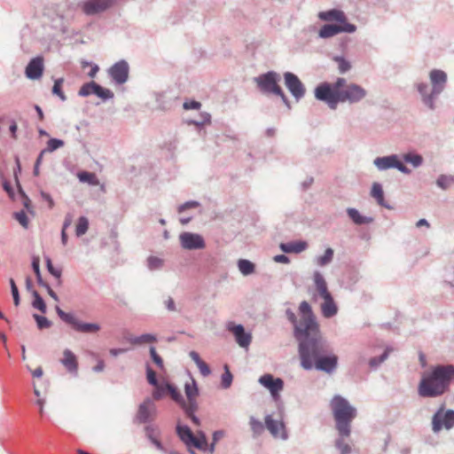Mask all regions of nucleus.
I'll return each mask as SVG.
<instances>
[{"label":"nucleus","instance_id":"f257e3e1","mask_svg":"<svg viewBox=\"0 0 454 454\" xmlns=\"http://www.w3.org/2000/svg\"><path fill=\"white\" fill-rule=\"evenodd\" d=\"M301 309L307 313L306 317L297 326V332L309 336L308 340L299 343L301 366L309 370L315 366L317 370L330 372L337 367L338 356L330 353L329 346L323 340L319 325L311 307L303 303Z\"/></svg>","mask_w":454,"mask_h":454},{"label":"nucleus","instance_id":"f03ea898","mask_svg":"<svg viewBox=\"0 0 454 454\" xmlns=\"http://www.w3.org/2000/svg\"><path fill=\"white\" fill-rule=\"evenodd\" d=\"M454 380L453 364H438L421 375L418 395L423 398L439 397L450 389Z\"/></svg>","mask_w":454,"mask_h":454},{"label":"nucleus","instance_id":"7ed1b4c3","mask_svg":"<svg viewBox=\"0 0 454 454\" xmlns=\"http://www.w3.org/2000/svg\"><path fill=\"white\" fill-rule=\"evenodd\" d=\"M430 83L425 81H417L414 83L422 105L430 111H434L437 106V99L445 90L448 76L441 69H432L428 74Z\"/></svg>","mask_w":454,"mask_h":454},{"label":"nucleus","instance_id":"20e7f679","mask_svg":"<svg viewBox=\"0 0 454 454\" xmlns=\"http://www.w3.org/2000/svg\"><path fill=\"white\" fill-rule=\"evenodd\" d=\"M176 433L192 454H195L192 448L202 451L207 450V441L204 433L200 431L194 434L188 426L180 425L176 427Z\"/></svg>","mask_w":454,"mask_h":454},{"label":"nucleus","instance_id":"39448f33","mask_svg":"<svg viewBox=\"0 0 454 454\" xmlns=\"http://www.w3.org/2000/svg\"><path fill=\"white\" fill-rule=\"evenodd\" d=\"M317 99L325 101L331 108L335 109L340 101V79L334 84L322 83L315 90Z\"/></svg>","mask_w":454,"mask_h":454},{"label":"nucleus","instance_id":"423d86ee","mask_svg":"<svg viewBox=\"0 0 454 454\" xmlns=\"http://www.w3.org/2000/svg\"><path fill=\"white\" fill-rule=\"evenodd\" d=\"M56 312L62 321L71 325L78 333H98L101 330V325L98 323H86L79 320L73 313H67L56 306Z\"/></svg>","mask_w":454,"mask_h":454},{"label":"nucleus","instance_id":"0eeeda50","mask_svg":"<svg viewBox=\"0 0 454 454\" xmlns=\"http://www.w3.org/2000/svg\"><path fill=\"white\" fill-rule=\"evenodd\" d=\"M432 432L438 434L442 430L450 431L454 427V410L439 407L432 416Z\"/></svg>","mask_w":454,"mask_h":454},{"label":"nucleus","instance_id":"6e6552de","mask_svg":"<svg viewBox=\"0 0 454 454\" xmlns=\"http://www.w3.org/2000/svg\"><path fill=\"white\" fill-rule=\"evenodd\" d=\"M279 77L275 72H268L255 78V82L260 90L264 93H271L279 96L287 105V98L281 87L278 85Z\"/></svg>","mask_w":454,"mask_h":454},{"label":"nucleus","instance_id":"1a4fd4ad","mask_svg":"<svg viewBox=\"0 0 454 454\" xmlns=\"http://www.w3.org/2000/svg\"><path fill=\"white\" fill-rule=\"evenodd\" d=\"M395 351L392 346L386 345L380 341L369 348L372 356L368 360V365L371 370L376 371L388 358L389 355Z\"/></svg>","mask_w":454,"mask_h":454},{"label":"nucleus","instance_id":"9d476101","mask_svg":"<svg viewBox=\"0 0 454 454\" xmlns=\"http://www.w3.org/2000/svg\"><path fill=\"white\" fill-rule=\"evenodd\" d=\"M373 165L379 171L395 168L405 175H410L411 173V170L400 160V157L397 154L377 157L373 160Z\"/></svg>","mask_w":454,"mask_h":454},{"label":"nucleus","instance_id":"9b49d317","mask_svg":"<svg viewBox=\"0 0 454 454\" xmlns=\"http://www.w3.org/2000/svg\"><path fill=\"white\" fill-rule=\"evenodd\" d=\"M367 96V90L362 86L347 82L342 79V103L356 104Z\"/></svg>","mask_w":454,"mask_h":454},{"label":"nucleus","instance_id":"f8f14e48","mask_svg":"<svg viewBox=\"0 0 454 454\" xmlns=\"http://www.w3.org/2000/svg\"><path fill=\"white\" fill-rule=\"evenodd\" d=\"M259 382L270 392L274 399H278L279 392L284 387V381L277 378L275 379L271 374H264L259 379Z\"/></svg>","mask_w":454,"mask_h":454},{"label":"nucleus","instance_id":"ddd939ff","mask_svg":"<svg viewBox=\"0 0 454 454\" xmlns=\"http://www.w3.org/2000/svg\"><path fill=\"white\" fill-rule=\"evenodd\" d=\"M156 415V407L150 400H145L138 407L136 419L138 423H146L153 420Z\"/></svg>","mask_w":454,"mask_h":454},{"label":"nucleus","instance_id":"4468645a","mask_svg":"<svg viewBox=\"0 0 454 454\" xmlns=\"http://www.w3.org/2000/svg\"><path fill=\"white\" fill-rule=\"evenodd\" d=\"M179 239L182 247L185 249L192 250L201 249L205 247L204 239L199 234L192 232H183L182 234H180Z\"/></svg>","mask_w":454,"mask_h":454},{"label":"nucleus","instance_id":"2eb2a0df","mask_svg":"<svg viewBox=\"0 0 454 454\" xmlns=\"http://www.w3.org/2000/svg\"><path fill=\"white\" fill-rule=\"evenodd\" d=\"M108 72L116 83L122 84L129 77V65L126 61L121 60L112 66Z\"/></svg>","mask_w":454,"mask_h":454},{"label":"nucleus","instance_id":"dca6fc26","mask_svg":"<svg viewBox=\"0 0 454 454\" xmlns=\"http://www.w3.org/2000/svg\"><path fill=\"white\" fill-rule=\"evenodd\" d=\"M285 77V83L289 91L292 93V95L299 99L300 98L303 97L305 93V89L301 83V82L299 80V78L294 74L293 73H286L284 74Z\"/></svg>","mask_w":454,"mask_h":454},{"label":"nucleus","instance_id":"f3484780","mask_svg":"<svg viewBox=\"0 0 454 454\" xmlns=\"http://www.w3.org/2000/svg\"><path fill=\"white\" fill-rule=\"evenodd\" d=\"M265 427L275 438L286 439L287 437L282 419H274L271 415L265 417Z\"/></svg>","mask_w":454,"mask_h":454},{"label":"nucleus","instance_id":"a211bd4d","mask_svg":"<svg viewBox=\"0 0 454 454\" xmlns=\"http://www.w3.org/2000/svg\"><path fill=\"white\" fill-rule=\"evenodd\" d=\"M113 4V0H88L82 4V11L88 15H93L106 11Z\"/></svg>","mask_w":454,"mask_h":454},{"label":"nucleus","instance_id":"6ab92c4d","mask_svg":"<svg viewBox=\"0 0 454 454\" xmlns=\"http://www.w3.org/2000/svg\"><path fill=\"white\" fill-rule=\"evenodd\" d=\"M303 303H306L308 306L310 307V305L307 301L301 302V304L299 306V316H300L299 320H296V316L291 309H287L286 312L288 320L294 326V335L300 343L301 342V340H305L309 339V336H307L306 334L300 335V333L297 332V326L303 321V319L306 317L305 316L307 315V313H305V311H303L301 309V306L303 305Z\"/></svg>","mask_w":454,"mask_h":454},{"label":"nucleus","instance_id":"aec40b11","mask_svg":"<svg viewBox=\"0 0 454 454\" xmlns=\"http://www.w3.org/2000/svg\"><path fill=\"white\" fill-rule=\"evenodd\" d=\"M61 364L66 370L71 373L76 375L78 372V360L77 356L73 351L68 348L64 349L63 356L60 359Z\"/></svg>","mask_w":454,"mask_h":454},{"label":"nucleus","instance_id":"412c9836","mask_svg":"<svg viewBox=\"0 0 454 454\" xmlns=\"http://www.w3.org/2000/svg\"><path fill=\"white\" fill-rule=\"evenodd\" d=\"M43 72V59L42 57H36L30 60L26 67V75L27 78L35 80L42 76Z\"/></svg>","mask_w":454,"mask_h":454},{"label":"nucleus","instance_id":"4be33fe9","mask_svg":"<svg viewBox=\"0 0 454 454\" xmlns=\"http://www.w3.org/2000/svg\"><path fill=\"white\" fill-rule=\"evenodd\" d=\"M229 330L234 334L236 341L242 348H247L252 340L250 333L245 332L241 325L229 326Z\"/></svg>","mask_w":454,"mask_h":454},{"label":"nucleus","instance_id":"5701e85b","mask_svg":"<svg viewBox=\"0 0 454 454\" xmlns=\"http://www.w3.org/2000/svg\"><path fill=\"white\" fill-rule=\"evenodd\" d=\"M324 302L321 304L322 314L325 317H331L337 314L338 308L334 303L332 295H327L323 298Z\"/></svg>","mask_w":454,"mask_h":454},{"label":"nucleus","instance_id":"b1692460","mask_svg":"<svg viewBox=\"0 0 454 454\" xmlns=\"http://www.w3.org/2000/svg\"><path fill=\"white\" fill-rule=\"evenodd\" d=\"M347 213L352 222L357 225L369 224L373 222L372 217L362 215L356 208L348 207Z\"/></svg>","mask_w":454,"mask_h":454},{"label":"nucleus","instance_id":"393cba45","mask_svg":"<svg viewBox=\"0 0 454 454\" xmlns=\"http://www.w3.org/2000/svg\"><path fill=\"white\" fill-rule=\"evenodd\" d=\"M308 245L305 241H295L289 243H281L279 247L285 253H301L307 248Z\"/></svg>","mask_w":454,"mask_h":454},{"label":"nucleus","instance_id":"a878e982","mask_svg":"<svg viewBox=\"0 0 454 454\" xmlns=\"http://www.w3.org/2000/svg\"><path fill=\"white\" fill-rule=\"evenodd\" d=\"M184 390L188 399V403L186 405H196L195 400L198 395V387L196 386L195 380H191V381L186 382L184 386Z\"/></svg>","mask_w":454,"mask_h":454},{"label":"nucleus","instance_id":"bb28decb","mask_svg":"<svg viewBox=\"0 0 454 454\" xmlns=\"http://www.w3.org/2000/svg\"><path fill=\"white\" fill-rule=\"evenodd\" d=\"M357 416L356 408L342 397V419L352 421Z\"/></svg>","mask_w":454,"mask_h":454},{"label":"nucleus","instance_id":"cd10ccee","mask_svg":"<svg viewBox=\"0 0 454 454\" xmlns=\"http://www.w3.org/2000/svg\"><path fill=\"white\" fill-rule=\"evenodd\" d=\"M314 283L316 290L321 298L331 294L327 290L326 282L324 277L317 271L314 274Z\"/></svg>","mask_w":454,"mask_h":454},{"label":"nucleus","instance_id":"c85d7f7f","mask_svg":"<svg viewBox=\"0 0 454 454\" xmlns=\"http://www.w3.org/2000/svg\"><path fill=\"white\" fill-rule=\"evenodd\" d=\"M371 196L376 200V201L378 202L379 205L385 207H389L385 203L384 192H383V189H382V186L380 184H379V183L372 184V190H371Z\"/></svg>","mask_w":454,"mask_h":454},{"label":"nucleus","instance_id":"c756f323","mask_svg":"<svg viewBox=\"0 0 454 454\" xmlns=\"http://www.w3.org/2000/svg\"><path fill=\"white\" fill-rule=\"evenodd\" d=\"M402 158L406 163L411 164L415 168H419L424 161L423 157L414 152L404 153Z\"/></svg>","mask_w":454,"mask_h":454},{"label":"nucleus","instance_id":"7c9ffc66","mask_svg":"<svg viewBox=\"0 0 454 454\" xmlns=\"http://www.w3.org/2000/svg\"><path fill=\"white\" fill-rule=\"evenodd\" d=\"M340 32V24H327L325 25L319 31L320 37L328 38L333 36Z\"/></svg>","mask_w":454,"mask_h":454},{"label":"nucleus","instance_id":"2f4dec72","mask_svg":"<svg viewBox=\"0 0 454 454\" xmlns=\"http://www.w3.org/2000/svg\"><path fill=\"white\" fill-rule=\"evenodd\" d=\"M332 410L333 411L336 428L340 430V396L335 395L331 403Z\"/></svg>","mask_w":454,"mask_h":454},{"label":"nucleus","instance_id":"473e14b6","mask_svg":"<svg viewBox=\"0 0 454 454\" xmlns=\"http://www.w3.org/2000/svg\"><path fill=\"white\" fill-rule=\"evenodd\" d=\"M132 345H143L145 343H153L157 341L155 335L151 333H145L137 337L130 338L129 340Z\"/></svg>","mask_w":454,"mask_h":454},{"label":"nucleus","instance_id":"72a5a7b5","mask_svg":"<svg viewBox=\"0 0 454 454\" xmlns=\"http://www.w3.org/2000/svg\"><path fill=\"white\" fill-rule=\"evenodd\" d=\"M79 180L82 183H88L91 185L99 184V181L96 176V174L87 171L79 172L77 175Z\"/></svg>","mask_w":454,"mask_h":454},{"label":"nucleus","instance_id":"f704fd0d","mask_svg":"<svg viewBox=\"0 0 454 454\" xmlns=\"http://www.w3.org/2000/svg\"><path fill=\"white\" fill-rule=\"evenodd\" d=\"M453 183V176L440 175L436 179V185L442 190L449 189Z\"/></svg>","mask_w":454,"mask_h":454},{"label":"nucleus","instance_id":"c9c22d12","mask_svg":"<svg viewBox=\"0 0 454 454\" xmlns=\"http://www.w3.org/2000/svg\"><path fill=\"white\" fill-rule=\"evenodd\" d=\"M166 388H168V392L175 402L182 405L184 409L187 406L182 397V395L172 385L166 383Z\"/></svg>","mask_w":454,"mask_h":454},{"label":"nucleus","instance_id":"e433bc0d","mask_svg":"<svg viewBox=\"0 0 454 454\" xmlns=\"http://www.w3.org/2000/svg\"><path fill=\"white\" fill-rule=\"evenodd\" d=\"M238 266L240 272L245 276L252 274L254 271V263L245 259L239 260Z\"/></svg>","mask_w":454,"mask_h":454},{"label":"nucleus","instance_id":"4c0bfd02","mask_svg":"<svg viewBox=\"0 0 454 454\" xmlns=\"http://www.w3.org/2000/svg\"><path fill=\"white\" fill-rule=\"evenodd\" d=\"M318 17L323 20L340 21V11L332 10L319 12Z\"/></svg>","mask_w":454,"mask_h":454},{"label":"nucleus","instance_id":"58836bf2","mask_svg":"<svg viewBox=\"0 0 454 454\" xmlns=\"http://www.w3.org/2000/svg\"><path fill=\"white\" fill-rule=\"evenodd\" d=\"M89 228V222L88 219L84 216H81L78 219L76 228H75V233L78 237L83 235L86 233Z\"/></svg>","mask_w":454,"mask_h":454},{"label":"nucleus","instance_id":"ea45409f","mask_svg":"<svg viewBox=\"0 0 454 454\" xmlns=\"http://www.w3.org/2000/svg\"><path fill=\"white\" fill-rule=\"evenodd\" d=\"M46 266H47V270L52 275L54 276L57 280H58V285H61L62 284V280H61V274H62V270L61 269H56L53 267V264L51 262V260L48 257L46 258Z\"/></svg>","mask_w":454,"mask_h":454},{"label":"nucleus","instance_id":"a19ab883","mask_svg":"<svg viewBox=\"0 0 454 454\" xmlns=\"http://www.w3.org/2000/svg\"><path fill=\"white\" fill-rule=\"evenodd\" d=\"M33 295H34V301L32 303L33 307L44 314L46 312V305H45L44 301L43 300V298L40 296V294L36 291L33 292Z\"/></svg>","mask_w":454,"mask_h":454},{"label":"nucleus","instance_id":"79ce46f5","mask_svg":"<svg viewBox=\"0 0 454 454\" xmlns=\"http://www.w3.org/2000/svg\"><path fill=\"white\" fill-rule=\"evenodd\" d=\"M166 383L165 381L158 382L157 385H153L155 387L154 391L153 392V397L155 400H160L165 394L168 392V388H166Z\"/></svg>","mask_w":454,"mask_h":454},{"label":"nucleus","instance_id":"37998d69","mask_svg":"<svg viewBox=\"0 0 454 454\" xmlns=\"http://www.w3.org/2000/svg\"><path fill=\"white\" fill-rule=\"evenodd\" d=\"M333 256V251L331 248H327L325 252V254L321 256H318L317 259V263L319 266H325L328 264Z\"/></svg>","mask_w":454,"mask_h":454},{"label":"nucleus","instance_id":"c03bdc74","mask_svg":"<svg viewBox=\"0 0 454 454\" xmlns=\"http://www.w3.org/2000/svg\"><path fill=\"white\" fill-rule=\"evenodd\" d=\"M94 94L105 100L114 97V93L110 90L105 89L98 84H97Z\"/></svg>","mask_w":454,"mask_h":454},{"label":"nucleus","instance_id":"a18cd8bd","mask_svg":"<svg viewBox=\"0 0 454 454\" xmlns=\"http://www.w3.org/2000/svg\"><path fill=\"white\" fill-rule=\"evenodd\" d=\"M96 87L97 83L94 82L85 83L80 89L79 95L82 97H87L89 95L94 94Z\"/></svg>","mask_w":454,"mask_h":454},{"label":"nucleus","instance_id":"49530a36","mask_svg":"<svg viewBox=\"0 0 454 454\" xmlns=\"http://www.w3.org/2000/svg\"><path fill=\"white\" fill-rule=\"evenodd\" d=\"M250 427L254 434H261L264 430V425L258 419H255L254 418H250Z\"/></svg>","mask_w":454,"mask_h":454},{"label":"nucleus","instance_id":"de8ad7c7","mask_svg":"<svg viewBox=\"0 0 454 454\" xmlns=\"http://www.w3.org/2000/svg\"><path fill=\"white\" fill-rule=\"evenodd\" d=\"M34 318L36 322L37 327L39 329H46L51 326V322L45 317L39 316L37 314H34Z\"/></svg>","mask_w":454,"mask_h":454},{"label":"nucleus","instance_id":"09e8293b","mask_svg":"<svg viewBox=\"0 0 454 454\" xmlns=\"http://www.w3.org/2000/svg\"><path fill=\"white\" fill-rule=\"evenodd\" d=\"M64 145V142L60 139H57V138H51L48 142H47V147L44 149L46 150V153L49 152H53L55 150H57L58 148L63 146Z\"/></svg>","mask_w":454,"mask_h":454},{"label":"nucleus","instance_id":"8fccbe9b","mask_svg":"<svg viewBox=\"0 0 454 454\" xmlns=\"http://www.w3.org/2000/svg\"><path fill=\"white\" fill-rule=\"evenodd\" d=\"M225 372L222 375V385L224 388H228L232 382V375L229 371L228 365L224 366Z\"/></svg>","mask_w":454,"mask_h":454},{"label":"nucleus","instance_id":"3c124183","mask_svg":"<svg viewBox=\"0 0 454 454\" xmlns=\"http://www.w3.org/2000/svg\"><path fill=\"white\" fill-rule=\"evenodd\" d=\"M63 83V79L56 80L52 88V93L59 96L61 100L66 99V96L62 91L61 85Z\"/></svg>","mask_w":454,"mask_h":454},{"label":"nucleus","instance_id":"603ef678","mask_svg":"<svg viewBox=\"0 0 454 454\" xmlns=\"http://www.w3.org/2000/svg\"><path fill=\"white\" fill-rule=\"evenodd\" d=\"M356 30V26L348 21V19L342 12V33H354Z\"/></svg>","mask_w":454,"mask_h":454},{"label":"nucleus","instance_id":"864d4df0","mask_svg":"<svg viewBox=\"0 0 454 454\" xmlns=\"http://www.w3.org/2000/svg\"><path fill=\"white\" fill-rule=\"evenodd\" d=\"M150 355L153 359V361L155 363V364L160 368L163 369V360L162 358L158 355L156 348L154 347L150 348Z\"/></svg>","mask_w":454,"mask_h":454},{"label":"nucleus","instance_id":"5fc2aeb1","mask_svg":"<svg viewBox=\"0 0 454 454\" xmlns=\"http://www.w3.org/2000/svg\"><path fill=\"white\" fill-rule=\"evenodd\" d=\"M40 261L38 257L33 259L32 267L36 275V278L39 284H43V279L40 272Z\"/></svg>","mask_w":454,"mask_h":454},{"label":"nucleus","instance_id":"6e6d98bb","mask_svg":"<svg viewBox=\"0 0 454 454\" xmlns=\"http://www.w3.org/2000/svg\"><path fill=\"white\" fill-rule=\"evenodd\" d=\"M15 219L25 228L27 227L28 219L24 211H20L14 214Z\"/></svg>","mask_w":454,"mask_h":454},{"label":"nucleus","instance_id":"4d7b16f0","mask_svg":"<svg viewBox=\"0 0 454 454\" xmlns=\"http://www.w3.org/2000/svg\"><path fill=\"white\" fill-rule=\"evenodd\" d=\"M196 409V405H193V406H191V405H187L184 410H185V412L187 414V416L192 419V421L195 424V425H200V422H199V419L193 414L194 413V411Z\"/></svg>","mask_w":454,"mask_h":454},{"label":"nucleus","instance_id":"13d9d810","mask_svg":"<svg viewBox=\"0 0 454 454\" xmlns=\"http://www.w3.org/2000/svg\"><path fill=\"white\" fill-rule=\"evenodd\" d=\"M146 379L151 385H157L158 380L155 372L149 366L146 368Z\"/></svg>","mask_w":454,"mask_h":454},{"label":"nucleus","instance_id":"bf43d9fd","mask_svg":"<svg viewBox=\"0 0 454 454\" xmlns=\"http://www.w3.org/2000/svg\"><path fill=\"white\" fill-rule=\"evenodd\" d=\"M162 265V261L157 257H150L148 259V266L151 270H155Z\"/></svg>","mask_w":454,"mask_h":454},{"label":"nucleus","instance_id":"052dcab7","mask_svg":"<svg viewBox=\"0 0 454 454\" xmlns=\"http://www.w3.org/2000/svg\"><path fill=\"white\" fill-rule=\"evenodd\" d=\"M348 278L350 281V283H348V286H351L353 284H355L358 280L359 274H358V271L355 269L348 270Z\"/></svg>","mask_w":454,"mask_h":454},{"label":"nucleus","instance_id":"680f3d73","mask_svg":"<svg viewBox=\"0 0 454 454\" xmlns=\"http://www.w3.org/2000/svg\"><path fill=\"white\" fill-rule=\"evenodd\" d=\"M197 366L203 376H207L210 373L208 365L203 360H201Z\"/></svg>","mask_w":454,"mask_h":454},{"label":"nucleus","instance_id":"e2e57ef3","mask_svg":"<svg viewBox=\"0 0 454 454\" xmlns=\"http://www.w3.org/2000/svg\"><path fill=\"white\" fill-rule=\"evenodd\" d=\"M145 434H146V436L150 439V440H153L154 438L157 437L158 435V431L156 428H154L153 426H147L145 427Z\"/></svg>","mask_w":454,"mask_h":454},{"label":"nucleus","instance_id":"0e129e2a","mask_svg":"<svg viewBox=\"0 0 454 454\" xmlns=\"http://www.w3.org/2000/svg\"><path fill=\"white\" fill-rule=\"evenodd\" d=\"M200 106H201V104L200 102L192 100L189 102H184L183 106L185 110H190V109H199L200 107Z\"/></svg>","mask_w":454,"mask_h":454},{"label":"nucleus","instance_id":"69168bd1","mask_svg":"<svg viewBox=\"0 0 454 454\" xmlns=\"http://www.w3.org/2000/svg\"><path fill=\"white\" fill-rule=\"evenodd\" d=\"M201 120L200 121H192L195 125H204L210 123V114L207 113H202L200 114Z\"/></svg>","mask_w":454,"mask_h":454},{"label":"nucleus","instance_id":"338daca9","mask_svg":"<svg viewBox=\"0 0 454 454\" xmlns=\"http://www.w3.org/2000/svg\"><path fill=\"white\" fill-rule=\"evenodd\" d=\"M223 431H216L213 434V441L214 442L211 444L210 446V449H209V452L210 453H213L214 452V447H215V443L220 440L223 436Z\"/></svg>","mask_w":454,"mask_h":454},{"label":"nucleus","instance_id":"774afa93","mask_svg":"<svg viewBox=\"0 0 454 454\" xmlns=\"http://www.w3.org/2000/svg\"><path fill=\"white\" fill-rule=\"evenodd\" d=\"M274 262L279 263H289V258L285 254H278L273 257Z\"/></svg>","mask_w":454,"mask_h":454}]
</instances>
